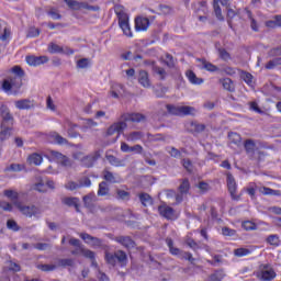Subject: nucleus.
<instances>
[{"mask_svg":"<svg viewBox=\"0 0 281 281\" xmlns=\"http://www.w3.org/2000/svg\"><path fill=\"white\" fill-rule=\"evenodd\" d=\"M122 120L124 121H119L112 124L106 131V135H115V133H117L114 142L116 139H120V135H122V133L126 131V126H128L126 122H144L145 116L144 114H139V113L123 114Z\"/></svg>","mask_w":281,"mask_h":281,"instance_id":"1","label":"nucleus"},{"mask_svg":"<svg viewBox=\"0 0 281 281\" xmlns=\"http://www.w3.org/2000/svg\"><path fill=\"white\" fill-rule=\"evenodd\" d=\"M75 159H81L82 166H86V168H91L98 159H100V151H94L90 154L89 156H83L82 148L80 147L78 151L74 153Z\"/></svg>","mask_w":281,"mask_h":281,"instance_id":"2","label":"nucleus"},{"mask_svg":"<svg viewBox=\"0 0 281 281\" xmlns=\"http://www.w3.org/2000/svg\"><path fill=\"white\" fill-rule=\"evenodd\" d=\"M21 87H23V79H21V77H14V75L9 76L2 82V89L7 93L10 91H19Z\"/></svg>","mask_w":281,"mask_h":281,"instance_id":"3","label":"nucleus"},{"mask_svg":"<svg viewBox=\"0 0 281 281\" xmlns=\"http://www.w3.org/2000/svg\"><path fill=\"white\" fill-rule=\"evenodd\" d=\"M71 246L76 247V250L72 249V254H79L80 256H83V258H89L92 260V267H98V262H95V252L82 248V246H80V240L78 239L72 238Z\"/></svg>","mask_w":281,"mask_h":281,"instance_id":"4","label":"nucleus"},{"mask_svg":"<svg viewBox=\"0 0 281 281\" xmlns=\"http://www.w3.org/2000/svg\"><path fill=\"white\" fill-rule=\"evenodd\" d=\"M15 207L26 216L27 218H32V216L38 217L41 214H43V211H41V207L36 205H25L21 202H15Z\"/></svg>","mask_w":281,"mask_h":281,"instance_id":"5","label":"nucleus"},{"mask_svg":"<svg viewBox=\"0 0 281 281\" xmlns=\"http://www.w3.org/2000/svg\"><path fill=\"white\" fill-rule=\"evenodd\" d=\"M169 113L172 115H194L196 109L190 105H167Z\"/></svg>","mask_w":281,"mask_h":281,"instance_id":"6","label":"nucleus"},{"mask_svg":"<svg viewBox=\"0 0 281 281\" xmlns=\"http://www.w3.org/2000/svg\"><path fill=\"white\" fill-rule=\"evenodd\" d=\"M257 276L259 280L271 281L276 278V271H273L269 266H260Z\"/></svg>","mask_w":281,"mask_h":281,"instance_id":"7","label":"nucleus"},{"mask_svg":"<svg viewBox=\"0 0 281 281\" xmlns=\"http://www.w3.org/2000/svg\"><path fill=\"white\" fill-rule=\"evenodd\" d=\"M150 27V20L145 16H137L135 19V30L136 32H146Z\"/></svg>","mask_w":281,"mask_h":281,"instance_id":"8","label":"nucleus"},{"mask_svg":"<svg viewBox=\"0 0 281 281\" xmlns=\"http://www.w3.org/2000/svg\"><path fill=\"white\" fill-rule=\"evenodd\" d=\"M158 212L164 218H167L168 221H175L177 218V215L175 214V210L166 204H162L158 207Z\"/></svg>","mask_w":281,"mask_h":281,"instance_id":"9","label":"nucleus"},{"mask_svg":"<svg viewBox=\"0 0 281 281\" xmlns=\"http://www.w3.org/2000/svg\"><path fill=\"white\" fill-rule=\"evenodd\" d=\"M0 115L2 117V124H14V117H12V114H10V109H8V106L3 104L0 105Z\"/></svg>","mask_w":281,"mask_h":281,"instance_id":"10","label":"nucleus"},{"mask_svg":"<svg viewBox=\"0 0 281 281\" xmlns=\"http://www.w3.org/2000/svg\"><path fill=\"white\" fill-rule=\"evenodd\" d=\"M119 25L125 36H127L128 38H133V31L131 30V22L128 20V16L119 20Z\"/></svg>","mask_w":281,"mask_h":281,"instance_id":"11","label":"nucleus"},{"mask_svg":"<svg viewBox=\"0 0 281 281\" xmlns=\"http://www.w3.org/2000/svg\"><path fill=\"white\" fill-rule=\"evenodd\" d=\"M80 238H82V240L88 245H91V247H102V239L98 237H93L87 233H81Z\"/></svg>","mask_w":281,"mask_h":281,"instance_id":"12","label":"nucleus"},{"mask_svg":"<svg viewBox=\"0 0 281 281\" xmlns=\"http://www.w3.org/2000/svg\"><path fill=\"white\" fill-rule=\"evenodd\" d=\"M49 58L47 56H26V63L27 65H31V67H38V65H45V63H48Z\"/></svg>","mask_w":281,"mask_h":281,"instance_id":"13","label":"nucleus"},{"mask_svg":"<svg viewBox=\"0 0 281 281\" xmlns=\"http://www.w3.org/2000/svg\"><path fill=\"white\" fill-rule=\"evenodd\" d=\"M227 188L233 199H236V190H238V184L236 183V179L232 173L226 175Z\"/></svg>","mask_w":281,"mask_h":281,"instance_id":"14","label":"nucleus"},{"mask_svg":"<svg viewBox=\"0 0 281 281\" xmlns=\"http://www.w3.org/2000/svg\"><path fill=\"white\" fill-rule=\"evenodd\" d=\"M48 139L52 144H58L59 146H67V144H69L67 138L60 136V134L56 132H52L48 136Z\"/></svg>","mask_w":281,"mask_h":281,"instance_id":"15","label":"nucleus"},{"mask_svg":"<svg viewBox=\"0 0 281 281\" xmlns=\"http://www.w3.org/2000/svg\"><path fill=\"white\" fill-rule=\"evenodd\" d=\"M49 157L55 159V161H58V164H61V166H67V164H69L67 156L63 155L60 151L50 150Z\"/></svg>","mask_w":281,"mask_h":281,"instance_id":"16","label":"nucleus"},{"mask_svg":"<svg viewBox=\"0 0 281 281\" xmlns=\"http://www.w3.org/2000/svg\"><path fill=\"white\" fill-rule=\"evenodd\" d=\"M15 106H16V109H20V111L34 109V101H32L30 99L18 100V101H15Z\"/></svg>","mask_w":281,"mask_h":281,"instance_id":"17","label":"nucleus"},{"mask_svg":"<svg viewBox=\"0 0 281 281\" xmlns=\"http://www.w3.org/2000/svg\"><path fill=\"white\" fill-rule=\"evenodd\" d=\"M103 179L109 183H120L122 181V178H120L117 173H113L109 170L103 171Z\"/></svg>","mask_w":281,"mask_h":281,"instance_id":"18","label":"nucleus"},{"mask_svg":"<svg viewBox=\"0 0 281 281\" xmlns=\"http://www.w3.org/2000/svg\"><path fill=\"white\" fill-rule=\"evenodd\" d=\"M200 69H205L206 71H218V67H216L214 64L207 61L206 59H198Z\"/></svg>","mask_w":281,"mask_h":281,"instance_id":"19","label":"nucleus"},{"mask_svg":"<svg viewBox=\"0 0 281 281\" xmlns=\"http://www.w3.org/2000/svg\"><path fill=\"white\" fill-rule=\"evenodd\" d=\"M138 82L142 85V87H145V89H148L150 87V79L148 78V72L145 70H140L138 72Z\"/></svg>","mask_w":281,"mask_h":281,"instance_id":"20","label":"nucleus"},{"mask_svg":"<svg viewBox=\"0 0 281 281\" xmlns=\"http://www.w3.org/2000/svg\"><path fill=\"white\" fill-rule=\"evenodd\" d=\"M8 123L1 124L0 142H4L12 135V128L9 127Z\"/></svg>","mask_w":281,"mask_h":281,"instance_id":"21","label":"nucleus"},{"mask_svg":"<svg viewBox=\"0 0 281 281\" xmlns=\"http://www.w3.org/2000/svg\"><path fill=\"white\" fill-rule=\"evenodd\" d=\"M186 76L191 85H203V78L196 77V74L192 70H187Z\"/></svg>","mask_w":281,"mask_h":281,"instance_id":"22","label":"nucleus"},{"mask_svg":"<svg viewBox=\"0 0 281 281\" xmlns=\"http://www.w3.org/2000/svg\"><path fill=\"white\" fill-rule=\"evenodd\" d=\"M116 243H120V245H123V247H126L127 249H131V247H135V241L131 239V237H116L115 238Z\"/></svg>","mask_w":281,"mask_h":281,"instance_id":"23","label":"nucleus"},{"mask_svg":"<svg viewBox=\"0 0 281 281\" xmlns=\"http://www.w3.org/2000/svg\"><path fill=\"white\" fill-rule=\"evenodd\" d=\"M123 137L126 139V142H139V139L144 137V134L142 132H132L124 134Z\"/></svg>","mask_w":281,"mask_h":281,"instance_id":"24","label":"nucleus"},{"mask_svg":"<svg viewBox=\"0 0 281 281\" xmlns=\"http://www.w3.org/2000/svg\"><path fill=\"white\" fill-rule=\"evenodd\" d=\"M27 161L33 166H41L43 164V156L41 154H32L29 156Z\"/></svg>","mask_w":281,"mask_h":281,"instance_id":"25","label":"nucleus"},{"mask_svg":"<svg viewBox=\"0 0 281 281\" xmlns=\"http://www.w3.org/2000/svg\"><path fill=\"white\" fill-rule=\"evenodd\" d=\"M48 52H49V54H65V49L63 48V46H60L54 42H50L48 44Z\"/></svg>","mask_w":281,"mask_h":281,"instance_id":"26","label":"nucleus"},{"mask_svg":"<svg viewBox=\"0 0 281 281\" xmlns=\"http://www.w3.org/2000/svg\"><path fill=\"white\" fill-rule=\"evenodd\" d=\"M3 194L7 196V199H10L14 205L15 203H19V192L14 190H4Z\"/></svg>","mask_w":281,"mask_h":281,"instance_id":"27","label":"nucleus"},{"mask_svg":"<svg viewBox=\"0 0 281 281\" xmlns=\"http://www.w3.org/2000/svg\"><path fill=\"white\" fill-rule=\"evenodd\" d=\"M114 12L119 21L122 20V18L128 16V14L126 13V9H124V5H121V4H116L114 7Z\"/></svg>","mask_w":281,"mask_h":281,"instance_id":"28","label":"nucleus"},{"mask_svg":"<svg viewBox=\"0 0 281 281\" xmlns=\"http://www.w3.org/2000/svg\"><path fill=\"white\" fill-rule=\"evenodd\" d=\"M124 88L122 87V85H120V83H115V85H113L112 86V90H111V97L112 98H115V99H117V98H120V95H122V90H123Z\"/></svg>","mask_w":281,"mask_h":281,"instance_id":"29","label":"nucleus"},{"mask_svg":"<svg viewBox=\"0 0 281 281\" xmlns=\"http://www.w3.org/2000/svg\"><path fill=\"white\" fill-rule=\"evenodd\" d=\"M228 139L231 144H235V146H240L241 137L236 132H231L228 134Z\"/></svg>","mask_w":281,"mask_h":281,"instance_id":"30","label":"nucleus"},{"mask_svg":"<svg viewBox=\"0 0 281 281\" xmlns=\"http://www.w3.org/2000/svg\"><path fill=\"white\" fill-rule=\"evenodd\" d=\"M266 240L272 247H280L281 241L278 235H269Z\"/></svg>","mask_w":281,"mask_h":281,"instance_id":"31","label":"nucleus"},{"mask_svg":"<svg viewBox=\"0 0 281 281\" xmlns=\"http://www.w3.org/2000/svg\"><path fill=\"white\" fill-rule=\"evenodd\" d=\"M251 254V249L249 248H237L234 250V256L237 258H243L245 256H249Z\"/></svg>","mask_w":281,"mask_h":281,"instance_id":"32","label":"nucleus"},{"mask_svg":"<svg viewBox=\"0 0 281 281\" xmlns=\"http://www.w3.org/2000/svg\"><path fill=\"white\" fill-rule=\"evenodd\" d=\"M56 269H65V267H71V259H56L55 260Z\"/></svg>","mask_w":281,"mask_h":281,"instance_id":"33","label":"nucleus"},{"mask_svg":"<svg viewBox=\"0 0 281 281\" xmlns=\"http://www.w3.org/2000/svg\"><path fill=\"white\" fill-rule=\"evenodd\" d=\"M258 190L260 194H263L265 196H276L278 194V191L267 187H260Z\"/></svg>","mask_w":281,"mask_h":281,"instance_id":"34","label":"nucleus"},{"mask_svg":"<svg viewBox=\"0 0 281 281\" xmlns=\"http://www.w3.org/2000/svg\"><path fill=\"white\" fill-rule=\"evenodd\" d=\"M109 194V184L103 181L99 184L98 196H106Z\"/></svg>","mask_w":281,"mask_h":281,"instance_id":"35","label":"nucleus"},{"mask_svg":"<svg viewBox=\"0 0 281 281\" xmlns=\"http://www.w3.org/2000/svg\"><path fill=\"white\" fill-rule=\"evenodd\" d=\"M106 160L109 161V164H111V166H115L116 168L124 166V164H122V160L117 159L113 155H106Z\"/></svg>","mask_w":281,"mask_h":281,"instance_id":"36","label":"nucleus"},{"mask_svg":"<svg viewBox=\"0 0 281 281\" xmlns=\"http://www.w3.org/2000/svg\"><path fill=\"white\" fill-rule=\"evenodd\" d=\"M222 87L226 90V91H234L235 87H234V81H232V79L229 78H225L222 80Z\"/></svg>","mask_w":281,"mask_h":281,"instance_id":"37","label":"nucleus"},{"mask_svg":"<svg viewBox=\"0 0 281 281\" xmlns=\"http://www.w3.org/2000/svg\"><path fill=\"white\" fill-rule=\"evenodd\" d=\"M240 78L246 82V85L254 87V76L251 74L243 71Z\"/></svg>","mask_w":281,"mask_h":281,"instance_id":"38","label":"nucleus"},{"mask_svg":"<svg viewBox=\"0 0 281 281\" xmlns=\"http://www.w3.org/2000/svg\"><path fill=\"white\" fill-rule=\"evenodd\" d=\"M37 269H40L41 271H56V261H54L53 263L38 265Z\"/></svg>","mask_w":281,"mask_h":281,"instance_id":"39","label":"nucleus"},{"mask_svg":"<svg viewBox=\"0 0 281 281\" xmlns=\"http://www.w3.org/2000/svg\"><path fill=\"white\" fill-rule=\"evenodd\" d=\"M71 10H89V5L85 2L71 1Z\"/></svg>","mask_w":281,"mask_h":281,"instance_id":"40","label":"nucleus"},{"mask_svg":"<svg viewBox=\"0 0 281 281\" xmlns=\"http://www.w3.org/2000/svg\"><path fill=\"white\" fill-rule=\"evenodd\" d=\"M105 260L108 265H111L112 267H115V265L117 263V257L115 252L114 254L105 252Z\"/></svg>","mask_w":281,"mask_h":281,"instance_id":"41","label":"nucleus"},{"mask_svg":"<svg viewBox=\"0 0 281 281\" xmlns=\"http://www.w3.org/2000/svg\"><path fill=\"white\" fill-rule=\"evenodd\" d=\"M91 66V59L89 58H81L77 60V67L78 69H87V67Z\"/></svg>","mask_w":281,"mask_h":281,"instance_id":"42","label":"nucleus"},{"mask_svg":"<svg viewBox=\"0 0 281 281\" xmlns=\"http://www.w3.org/2000/svg\"><path fill=\"white\" fill-rule=\"evenodd\" d=\"M48 16H50V19H53L54 21H59V19H63V16L60 15V13L58 12V9L56 8H50L47 11Z\"/></svg>","mask_w":281,"mask_h":281,"instance_id":"43","label":"nucleus"},{"mask_svg":"<svg viewBox=\"0 0 281 281\" xmlns=\"http://www.w3.org/2000/svg\"><path fill=\"white\" fill-rule=\"evenodd\" d=\"M213 8L216 19H218V21H225V18L223 16V11L221 10V5L217 4L216 0H214Z\"/></svg>","mask_w":281,"mask_h":281,"instance_id":"44","label":"nucleus"},{"mask_svg":"<svg viewBox=\"0 0 281 281\" xmlns=\"http://www.w3.org/2000/svg\"><path fill=\"white\" fill-rule=\"evenodd\" d=\"M140 203L146 207L148 205H153V198L150 195L143 193L139 195Z\"/></svg>","mask_w":281,"mask_h":281,"instance_id":"45","label":"nucleus"},{"mask_svg":"<svg viewBox=\"0 0 281 281\" xmlns=\"http://www.w3.org/2000/svg\"><path fill=\"white\" fill-rule=\"evenodd\" d=\"M245 11H246V14H247L248 19L250 20L251 30H254V32H258V22H256V20L251 15V11H249L247 9Z\"/></svg>","mask_w":281,"mask_h":281,"instance_id":"46","label":"nucleus"},{"mask_svg":"<svg viewBox=\"0 0 281 281\" xmlns=\"http://www.w3.org/2000/svg\"><path fill=\"white\" fill-rule=\"evenodd\" d=\"M12 74H14V78H21V80H23V77L25 76V72L23 71V69L21 68V66H14L11 69Z\"/></svg>","mask_w":281,"mask_h":281,"instance_id":"47","label":"nucleus"},{"mask_svg":"<svg viewBox=\"0 0 281 281\" xmlns=\"http://www.w3.org/2000/svg\"><path fill=\"white\" fill-rule=\"evenodd\" d=\"M33 190H36L37 192H47V186H45V182H43V180H40L35 184H33Z\"/></svg>","mask_w":281,"mask_h":281,"instance_id":"48","label":"nucleus"},{"mask_svg":"<svg viewBox=\"0 0 281 281\" xmlns=\"http://www.w3.org/2000/svg\"><path fill=\"white\" fill-rule=\"evenodd\" d=\"M117 199H121L122 201H128L131 193L128 191L117 189L116 190Z\"/></svg>","mask_w":281,"mask_h":281,"instance_id":"49","label":"nucleus"},{"mask_svg":"<svg viewBox=\"0 0 281 281\" xmlns=\"http://www.w3.org/2000/svg\"><path fill=\"white\" fill-rule=\"evenodd\" d=\"M154 74L158 76L159 80H164L166 78V70L161 67H154Z\"/></svg>","mask_w":281,"mask_h":281,"instance_id":"50","label":"nucleus"},{"mask_svg":"<svg viewBox=\"0 0 281 281\" xmlns=\"http://www.w3.org/2000/svg\"><path fill=\"white\" fill-rule=\"evenodd\" d=\"M7 227L12 232H19V229H21V227H19V224L14 220H8Z\"/></svg>","mask_w":281,"mask_h":281,"instance_id":"51","label":"nucleus"},{"mask_svg":"<svg viewBox=\"0 0 281 281\" xmlns=\"http://www.w3.org/2000/svg\"><path fill=\"white\" fill-rule=\"evenodd\" d=\"M278 65H281V57H277L268 61V65H266V69H273L274 67H278Z\"/></svg>","mask_w":281,"mask_h":281,"instance_id":"52","label":"nucleus"},{"mask_svg":"<svg viewBox=\"0 0 281 281\" xmlns=\"http://www.w3.org/2000/svg\"><path fill=\"white\" fill-rule=\"evenodd\" d=\"M244 146L248 153H254V150H256V143L251 139H247Z\"/></svg>","mask_w":281,"mask_h":281,"instance_id":"53","label":"nucleus"},{"mask_svg":"<svg viewBox=\"0 0 281 281\" xmlns=\"http://www.w3.org/2000/svg\"><path fill=\"white\" fill-rule=\"evenodd\" d=\"M179 190L181 194H188L190 190V182L188 180L182 181V183L179 187Z\"/></svg>","mask_w":281,"mask_h":281,"instance_id":"54","label":"nucleus"},{"mask_svg":"<svg viewBox=\"0 0 281 281\" xmlns=\"http://www.w3.org/2000/svg\"><path fill=\"white\" fill-rule=\"evenodd\" d=\"M116 255V262H126L127 260V257H126V252L122 251V250H119L115 252Z\"/></svg>","mask_w":281,"mask_h":281,"instance_id":"55","label":"nucleus"},{"mask_svg":"<svg viewBox=\"0 0 281 281\" xmlns=\"http://www.w3.org/2000/svg\"><path fill=\"white\" fill-rule=\"evenodd\" d=\"M243 228L246 229V232H251L256 229V224L251 221H246L241 224Z\"/></svg>","mask_w":281,"mask_h":281,"instance_id":"56","label":"nucleus"},{"mask_svg":"<svg viewBox=\"0 0 281 281\" xmlns=\"http://www.w3.org/2000/svg\"><path fill=\"white\" fill-rule=\"evenodd\" d=\"M34 249H37L38 251H46V249H49L52 247L49 244L45 243H37L33 245Z\"/></svg>","mask_w":281,"mask_h":281,"instance_id":"57","label":"nucleus"},{"mask_svg":"<svg viewBox=\"0 0 281 281\" xmlns=\"http://www.w3.org/2000/svg\"><path fill=\"white\" fill-rule=\"evenodd\" d=\"M9 170H12L13 172H21L22 170H25V165L12 164L9 167Z\"/></svg>","mask_w":281,"mask_h":281,"instance_id":"58","label":"nucleus"},{"mask_svg":"<svg viewBox=\"0 0 281 281\" xmlns=\"http://www.w3.org/2000/svg\"><path fill=\"white\" fill-rule=\"evenodd\" d=\"M222 234H223V236L233 237V236H236V231H235V229H232V228H229V227H223V228H222Z\"/></svg>","mask_w":281,"mask_h":281,"instance_id":"59","label":"nucleus"},{"mask_svg":"<svg viewBox=\"0 0 281 281\" xmlns=\"http://www.w3.org/2000/svg\"><path fill=\"white\" fill-rule=\"evenodd\" d=\"M218 54H220V58H222V60H231L232 59V56L224 48L218 49Z\"/></svg>","mask_w":281,"mask_h":281,"instance_id":"60","label":"nucleus"},{"mask_svg":"<svg viewBox=\"0 0 281 281\" xmlns=\"http://www.w3.org/2000/svg\"><path fill=\"white\" fill-rule=\"evenodd\" d=\"M0 207L4 212H12V210H13L12 204L10 202H3V201L0 202Z\"/></svg>","mask_w":281,"mask_h":281,"instance_id":"61","label":"nucleus"},{"mask_svg":"<svg viewBox=\"0 0 281 281\" xmlns=\"http://www.w3.org/2000/svg\"><path fill=\"white\" fill-rule=\"evenodd\" d=\"M168 153L171 155V157H176L179 158L181 157V151H179L177 148L175 147H168L167 148Z\"/></svg>","mask_w":281,"mask_h":281,"instance_id":"62","label":"nucleus"},{"mask_svg":"<svg viewBox=\"0 0 281 281\" xmlns=\"http://www.w3.org/2000/svg\"><path fill=\"white\" fill-rule=\"evenodd\" d=\"M46 109H49V111H56V104H54L52 97H47L46 99Z\"/></svg>","mask_w":281,"mask_h":281,"instance_id":"63","label":"nucleus"},{"mask_svg":"<svg viewBox=\"0 0 281 281\" xmlns=\"http://www.w3.org/2000/svg\"><path fill=\"white\" fill-rule=\"evenodd\" d=\"M223 280V272H215L211 276V281H221Z\"/></svg>","mask_w":281,"mask_h":281,"instance_id":"64","label":"nucleus"}]
</instances>
